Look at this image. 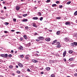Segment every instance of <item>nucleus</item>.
<instances>
[{
  "instance_id": "nucleus-5",
  "label": "nucleus",
  "mask_w": 77,
  "mask_h": 77,
  "mask_svg": "<svg viewBox=\"0 0 77 77\" xmlns=\"http://www.w3.org/2000/svg\"><path fill=\"white\" fill-rule=\"evenodd\" d=\"M29 55L28 54V55H26V56H25V59H26L27 60H29Z\"/></svg>"
},
{
  "instance_id": "nucleus-22",
  "label": "nucleus",
  "mask_w": 77,
  "mask_h": 77,
  "mask_svg": "<svg viewBox=\"0 0 77 77\" xmlns=\"http://www.w3.org/2000/svg\"><path fill=\"white\" fill-rule=\"evenodd\" d=\"M73 44H74V45L75 46H76L77 45V42H74Z\"/></svg>"
},
{
  "instance_id": "nucleus-23",
  "label": "nucleus",
  "mask_w": 77,
  "mask_h": 77,
  "mask_svg": "<svg viewBox=\"0 0 77 77\" xmlns=\"http://www.w3.org/2000/svg\"><path fill=\"white\" fill-rule=\"evenodd\" d=\"M23 37L25 39H27V36H26V35H24Z\"/></svg>"
},
{
  "instance_id": "nucleus-50",
  "label": "nucleus",
  "mask_w": 77,
  "mask_h": 77,
  "mask_svg": "<svg viewBox=\"0 0 77 77\" xmlns=\"http://www.w3.org/2000/svg\"><path fill=\"white\" fill-rule=\"evenodd\" d=\"M62 5H60V6H59V8H62Z\"/></svg>"
},
{
  "instance_id": "nucleus-12",
  "label": "nucleus",
  "mask_w": 77,
  "mask_h": 77,
  "mask_svg": "<svg viewBox=\"0 0 77 77\" xmlns=\"http://www.w3.org/2000/svg\"><path fill=\"white\" fill-rule=\"evenodd\" d=\"M45 41H47L48 42L49 41H50V40H51V39L50 38H46L45 39Z\"/></svg>"
},
{
  "instance_id": "nucleus-36",
  "label": "nucleus",
  "mask_w": 77,
  "mask_h": 77,
  "mask_svg": "<svg viewBox=\"0 0 77 77\" xmlns=\"http://www.w3.org/2000/svg\"><path fill=\"white\" fill-rule=\"evenodd\" d=\"M42 20H43V17H40V21H42Z\"/></svg>"
},
{
  "instance_id": "nucleus-53",
  "label": "nucleus",
  "mask_w": 77,
  "mask_h": 77,
  "mask_svg": "<svg viewBox=\"0 0 77 77\" xmlns=\"http://www.w3.org/2000/svg\"><path fill=\"white\" fill-rule=\"evenodd\" d=\"M4 33H8V31H5L4 32Z\"/></svg>"
},
{
  "instance_id": "nucleus-32",
  "label": "nucleus",
  "mask_w": 77,
  "mask_h": 77,
  "mask_svg": "<svg viewBox=\"0 0 77 77\" xmlns=\"http://www.w3.org/2000/svg\"><path fill=\"white\" fill-rule=\"evenodd\" d=\"M71 3V1H69L67 3V5H69Z\"/></svg>"
},
{
  "instance_id": "nucleus-4",
  "label": "nucleus",
  "mask_w": 77,
  "mask_h": 77,
  "mask_svg": "<svg viewBox=\"0 0 77 77\" xmlns=\"http://www.w3.org/2000/svg\"><path fill=\"white\" fill-rule=\"evenodd\" d=\"M32 62H33V63H38V60L34 59L32 60Z\"/></svg>"
},
{
  "instance_id": "nucleus-15",
  "label": "nucleus",
  "mask_w": 77,
  "mask_h": 77,
  "mask_svg": "<svg viewBox=\"0 0 77 77\" xmlns=\"http://www.w3.org/2000/svg\"><path fill=\"white\" fill-rule=\"evenodd\" d=\"M57 41V40H55L53 41V42L52 43V44H54L55 43H56V42Z\"/></svg>"
},
{
  "instance_id": "nucleus-42",
  "label": "nucleus",
  "mask_w": 77,
  "mask_h": 77,
  "mask_svg": "<svg viewBox=\"0 0 77 77\" xmlns=\"http://www.w3.org/2000/svg\"><path fill=\"white\" fill-rule=\"evenodd\" d=\"M35 41H40V40H39V39H36L35 40Z\"/></svg>"
},
{
  "instance_id": "nucleus-8",
  "label": "nucleus",
  "mask_w": 77,
  "mask_h": 77,
  "mask_svg": "<svg viewBox=\"0 0 77 77\" xmlns=\"http://www.w3.org/2000/svg\"><path fill=\"white\" fill-rule=\"evenodd\" d=\"M66 25H71V23H70V22L69 21L66 22L65 23Z\"/></svg>"
},
{
  "instance_id": "nucleus-7",
  "label": "nucleus",
  "mask_w": 77,
  "mask_h": 77,
  "mask_svg": "<svg viewBox=\"0 0 77 77\" xmlns=\"http://www.w3.org/2000/svg\"><path fill=\"white\" fill-rule=\"evenodd\" d=\"M39 40H41V41H42V40H43L44 39V38L43 37H39Z\"/></svg>"
},
{
  "instance_id": "nucleus-26",
  "label": "nucleus",
  "mask_w": 77,
  "mask_h": 77,
  "mask_svg": "<svg viewBox=\"0 0 77 77\" xmlns=\"http://www.w3.org/2000/svg\"><path fill=\"white\" fill-rule=\"evenodd\" d=\"M9 68L10 69H12V68H13V66H9Z\"/></svg>"
},
{
  "instance_id": "nucleus-16",
  "label": "nucleus",
  "mask_w": 77,
  "mask_h": 77,
  "mask_svg": "<svg viewBox=\"0 0 77 77\" xmlns=\"http://www.w3.org/2000/svg\"><path fill=\"white\" fill-rule=\"evenodd\" d=\"M38 16H41L42 15V14L41 13V12H38Z\"/></svg>"
},
{
  "instance_id": "nucleus-17",
  "label": "nucleus",
  "mask_w": 77,
  "mask_h": 77,
  "mask_svg": "<svg viewBox=\"0 0 77 77\" xmlns=\"http://www.w3.org/2000/svg\"><path fill=\"white\" fill-rule=\"evenodd\" d=\"M50 67H46L45 68V70H47V71H49V70H50Z\"/></svg>"
},
{
  "instance_id": "nucleus-24",
  "label": "nucleus",
  "mask_w": 77,
  "mask_h": 77,
  "mask_svg": "<svg viewBox=\"0 0 77 77\" xmlns=\"http://www.w3.org/2000/svg\"><path fill=\"white\" fill-rule=\"evenodd\" d=\"M74 15L75 16L77 15V11H76L74 13Z\"/></svg>"
},
{
  "instance_id": "nucleus-35",
  "label": "nucleus",
  "mask_w": 77,
  "mask_h": 77,
  "mask_svg": "<svg viewBox=\"0 0 77 77\" xmlns=\"http://www.w3.org/2000/svg\"><path fill=\"white\" fill-rule=\"evenodd\" d=\"M23 38L21 37L20 38V41H23Z\"/></svg>"
},
{
  "instance_id": "nucleus-63",
  "label": "nucleus",
  "mask_w": 77,
  "mask_h": 77,
  "mask_svg": "<svg viewBox=\"0 0 77 77\" xmlns=\"http://www.w3.org/2000/svg\"><path fill=\"white\" fill-rule=\"evenodd\" d=\"M24 0H21V2H24Z\"/></svg>"
},
{
  "instance_id": "nucleus-54",
  "label": "nucleus",
  "mask_w": 77,
  "mask_h": 77,
  "mask_svg": "<svg viewBox=\"0 0 77 77\" xmlns=\"http://www.w3.org/2000/svg\"><path fill=\"white\" fill-rule=\"evenodd\" d=\"M11 32H15V30H11Z\"/></svg>"
},
{
  "instance_id": "nucleus-34",
  "label": "nucleus",
  "mask_w": 77,
  "mask_h": 77,
  "mask_svg": "<svg viewBox=\"0 0 77 77\" xmlns=\"http://www.w3.org/2000/svg\"><path fill=\"white\" fill-rule=\"evenodd\" d=\"M26 16H27V14H25L23 15V17H26Z\"/></svg>"
},
{
  "instance_id": "nucleus-52",
  "label": "nucleus",
  "mask_w": 77,
  "mask_h": 77,
  "mask_svg": "<svg viewBox=\"0 0 77 77\" xmlns=\"http://www.w3.org/2000/svg\"><path fill=\"white\" fill-rule=\"evenodd\" d=\"M63 60H64V62H66V59L64 58L63 59Z\"/></svg>"
},
{
  "instance_id": "nucleus-45",
  "label": "nucleus",
  "mask_w": 77,
  "mask_h": 77,
  "mask_svg": "<svg viewBox=\"0 0 77 77\" xmlns=\"http://www.w3.org/2000/svg\"><path fill=\"white\" fill-rule=\"evenodd\" d=\"M51 77H54V75L53 74H52L51 75Z\"/></svg>"
},
{
  "instance_id": "nucleus-1",
  "label": "nucleus",
  "mask_w": 77,
  "mask_h": 77,
  "mask_svg": "<svg viewBox=\"0 0 77 77\" xmlns=\"http://www.w3.org/2000/svg\"><path fill=\"white\" fill-rule=\"evenodd\" d=\"M0 56L1 57H4V58H5V57H8V55L7 54H1Z\"/></svg>"
},
{
  "instance_id": "nucleus-40",
  "label": "nucleus",
  "mask_w": 77,
  "mask_h": 77,
  "mask_svg": "<svg viewBox=\"0 0 77 77\" xmlns=\"http://www.w3.org/2000/svg\"><path fill=\"white\" fill-rule=\"evenodd\" d=\"M16 33L17 34H21V32H16Z\"/></svg>"
},
{
  "instance_id": "nucleus-57",
  "label": "nucleus",
  "mask_w": 77,
  "mask_h": 77,
  "mask_svg": "<svg viewBox=\"0 0 77 77\" xmlns=\"http://www.w3.org/2000/svg\"><path fill=\"white\" fill-rule=\"evenodd\" d=\"M4 9H7V8H6V7H4Z\"/></svg>"
},
{
  "instance_id": "nucleus-20",
  "label": "nucleus",
  "mask_w": 77,
  "mask_h": 77,
  "mask_svg": "<svg viewBox=\"0 0 77 77\" xmlns=\"http://www.w3.org/2000/svg\"><path fill=\"white\" fill-rule=\"evenodd\" d=\"M61 18V17H56V19L57 20H60Z\"/></svg>"
},
{
  "instance_id": "nucleus-31",
  "label": "nucleus",
  "mask_w": 77,
  "mask_h": 77,
  "mask_svg": "<svg viewBox=\"0 0 77 77\" xmlns=\"http://www.w3.org/2000/svg\"><path fill=\"white\" fill-rule=\"evenodd\" d=\"M69 60L70 61H72V60H73V58H70L69 59Z\"/></svg>"
},
{
  "instance_id": "nucleus-55",
  "label": "nucleus",
  "mask_w": 77,
  "mask_h": 77,
  "mask_svg": "<svg viewBox=\"0 0 77 77\" xmlns=\"http://www.w3.org/2000/svg\"><path fill=\"white\" fill-rule=\"evenodd\" d=\"M28 45L29 46H30V43L28 44Z\"/></svg>"
},
{
  "instance_id": "nucleus-49",
  "label": "nucleus",
  "mask_w": 77,
  "mask_h": 77,
  "mask_svg": "<svg viewBox=\"0 0 77 77\" xmlns=\"http://www.w3.org/2000/svg\"><path fill=\"white\" fill-rule=\"evenodd\" d=\"M17 73H18V74H20V71H17Z\"/></svg>"
},
{
  "instance_id": "nucleus-2",
  "label": "nucleus",
  "mask_w": 77,
  "mask_h": 77,
  "mask_svg": "<svg viewBox=\"0 0 77 77\" xmlns=\"http://www.w3.org/2000/svg\"><path fill=\"white\" fill-rule=\"evenodd\" d=\"M19 50H24V48L21 45L19 46V47H18Z\"/></svg>"
},
{
  "instance_id": "nucleus-27",
  "label": "nucleus",
  "mask_w": 77,
  "mask_h": 77,
  "mask_svg": "<svg viewBox=\"0 0 77 77\" xmlns=\"http://www.w3.org/2000/svg\"><path fill=\"white\" fill-rule=\"evenodd\" d=\"M57 48H60V47H61V46L60 45H59L57 46Z\"/></svg>"
},
{
  "instance_id": "nucleus-44",
  "label": "nucleus",
  "mask_w": 77,
  "mask_h": 77,
  "mask_svg": "<svg viewBox=\"0 0 77 77\" xmlns=\"http://www.w3.org/2000/svg\"><path fill=\"white\" fill-rule=\"evenodd\" d=\"M56 3H57V4H58L59 3H60V2L59 1H57L56 2Z\"/></svg>"
},
{
  "instance_id": "nucleus-29",
  "label": "nucleus",
  "mask_w": 77,
  "mask_h": 77,
  "mask_svg": "<svg viewBox=\"0 0 77 77\" xmlns=\"http://www.w3.org/2000/svg\"><path fill=\"white\" fill-rule=\"evenodd\" d=\"M71 46H72L73 47H75V46L74 45V43H71Z\"/></svg>"
},
{
  "instance_id": "nucleus-30",
  "label": "nucleus",
  "mask_w": 77,
  "mask_h": 77,
  "mask_svg": "<svg viewBox=\"0 0 77 77\" xmlns=\"http://www.w3.org/2000/svg\"><path fill=\"white\" fill-rule=\"evenodd\" d=\"M9 24V23L8 22H5V24L6 26H8V24Z\"/></svg>"
},
{
  "instance_id": "nucleus-13",
  "label": "nucleus",
  "mask_w": 77,
  "mask_h": 77,
  "mask_svg": "<svg viewBox=\"0 0 77 77\" xmlns=\"http://www.w3.org/2000/svg\"><path fill=\"white\" fill-rule=\"evenodd\" d=\"M32 19L33 20H37L38 19V18L36 17H33L32 18Z\"/></svg>"
},
{
  "instance_id": "nucleus-3",
  "label": "nucleus",
  "mask_w": 77,
  "mask_h": 77,
  "mask_svg": "<svg viewBox=\"0 0 77 77\" xmlns=\"http://www.w3.org/2000/svg\"><path fill=\"white\" fill-rule=\"evenodd\" d=\"M20 8V6H19L18 5L16 6V11H19V10Z\"/></svg>"
},
{
  "instance_id": "nucleus-14",
  "label": "nucleus",
  "mask_w": 77,
  "mask_h": 77,
  "mask_svg": "<svg viewBox=\"0 0 77 77\" xmlns=\"http://www.w3.org/2000/svg\"><path fill=\"white\" fill-rule=\"evenodd\" d=\"M74 38L75 39H77V33L75 34L74 35Z\"/></svg>"
},
{
  "instance_id": "nucleus-18",
  "label": "nucleus",
  "mask_w": 77,
  "mask_h": 77,
  "mask_svg": "<svg viewBox=\"0 0 77 77\" xmlns=\"http://www.w3.org/2000/svg\"><path fill=\"white\" fill-rule=\"evenodd\" d=\"M27 19H23L22 20V21H23V22H26L27 21Z\"/></svg>"
},
{
  "instance_id": "nucleus-33",
  "label": "nucleus",
  "mask_w": 77,
  "mask_h": 77,
  "mask_svg": "<svg viewBox=\"0 0 77 77\" xmlns=\"http://www.w3.org/2000/svg\"><path fill=\"white\" fill-rule=\"evenodd\" d=\"M17 17L18 18H22V17L21 16H19V15H17Z\"/></svg>"
},
{
  "instance_id": "nucleus-25",
  "label": "nucleus",
  "mask_w": 77,
  "mask_h": 77,
  "mask_svg": "<svg viewBox=\"0 0 77 77\" xmlns=\"http://www.w3.org/2000/svg\"><path fill=\"white\" fill-rule=\"evenodd\" d=\"M57 34L58 35H59L60 34V31H57Z\"/></svg>"
},
{
  "instance_id": "nucleus-6",
  "label": "nucleus",
  "mask_w": 77,
  "mask_h": 77,
  "mask_svg": "<svg viewBox=\"0 0 77 77\" xmlns=\"http://www.w3.org/2000/svg\"><path fill=\"white\" fill-rule=\"evenodd\" d=\"M68 39H69V38L68 37H67L66 38H65L63 39V40H64L65 42H68Z\"/></svg>"
},
{
  "instance_id": "nucleus-61",
  "label": "nucleus",
  "mask_w": 77,
  "mask_h": 77,
  "mask_svg": "<svg viewBox=\"0 0 77 77\" xmlns=\"http://www.w3.org/2000/svg\"><path fill=\"white\" fill-rule=\"evenodd\" d=\"M11 53H13V52H14V51H13V50H11Z\"/></svg>"
},
{
  "instance_id": "nucleus-64",
  "label": "nucleus",
  "mask_w": 77,
  "mask_h": 77,
  "mask_svg": "<svg viewBox=\"0 0 77 77\" xmlns=\"http://www.w3.org/2000/svg\"><path fill=\"white\" fill-rule=\"evenodd\" d=\"M76 72H77V69L75 70Z\"/></svg>"
},
{
  "instance_id": "nucleus-56",
  "label": "nucleus",
  "mask_w": 77,
  "mask_h": 77,
  "mask_svg": "<svg viewBox=\"0 0 77 77\" xmlns=\"http://www.w3.org/2000/svg\"><path fill=\"white\" fill-rule=\"evenodd\" d=\"M16 67L17 68H18V66L16 65Z\"/></svg>"
},
{
  "instance_id": "nucleus-48",
  "label": "nucleus",
  "mask_w": 77,
  "mask_h": 77,
  "mask_svg": "<svg viewBox=\"0 0 77 77\" xmlns=\"http://www.w3.org/2000/svg\"><path fill=\"white\" fill-rule=\"evenodd\" d=\"M16 19H13V21H14V22H16Z\"/></svg>"
},
{
  "instance_id": "nucleus-10",
  "label": "nucleus",
  "mask_w": 77,
  "mask_h": 77,
  "mask_svg": "<svg viewBox=\"0 0 77 77\" xmlns=\"http://www.w3.org/2000/svg\"><path fill=\"white\" fill-rule=\"evenodd\" d=\"M32 26L35 27H37V26L35 23H32Z\"/></svg>"
},
{
  "instance_id": "nucleus-51",
  "label": "nucleus",
  "mask_w": 77,
  "mask_h": 77,
  "mask_svg": "<svg viewBox=\"0 0 77 77\" xmlns=\"http://www.w3.org/2000/svg\"><path fill=\"white\" fill-rule=\"evenodd\" d=\"M48 31H49V32H52V30H48Z\"/></svg>"
},
{
  "instance_id": "nucleus-60",
  "label": "nucleus",
  "mask_w": 77,
  "mask_h": 77,
  "mask_svg": "<svg viewBox=\"0 0 77 77\" xmlns=\"http://www.w3.org/2000/svg\"><path fill=\"white\" fill-rule=\"evenodd\" d=\"M35 55H36V56H38V54H35Z\"/></svg>"
},
{
  "instance_id": "nucleus-37",
  "label": "nucleus",
  "mask_w": 77,
  "mask_h": 77,
  "mask_svg": "<svg viewBox=\"0 0 77 77\" xmlns=\"http://www.w3.org/2000/svg\"><path fill=\"white\" fill-rule=\"evenodd\" d=\"M20 57L22 58H23V57H24V55H22L20 56Z\"/></svg>"
},
{
  "instance_id": "nucleus-28",
  "label": "nucleus",
  "mask_w": 77,
  "mask_h": 77,
  "mask_svg": "<svg viewBox=\"0 0 77 77\" xmlns=\"http://www.w3.org/2000/svg\"><path fill=\"white\" fill-rule=\"evenodd\" d=\"M29 27H28V26H26L25 27V29L26 30H28L29 29Z\"/></svg>"
},
{
  "instance_id": "nucleus-9",
  "label": "nucleus",
  "mask_w": 77,
  "mask_h": 77,
  "mask_svg": "<svg viewBox=\"0 0 77 77\" xmlns=\"http://www.w3.org/2000/svg\"><path fill=\"white\" fill-rule=\"evenodd\" d=\"M66 51H65L63 54V57H64L65 56H66Z\"/></svg>"
},
{
  "instance_id": "nucleus-21",
  "label": "nucleus",
  "mask_w": 77,
  "mask_h": 77,
  "mask_svg": "<svg viewBox=\"0 0 77 77\" xmlns=\"http://www.w3.org/2000/svg\"><path fill=\"white\" fill-rule=\"evenodd\" d=\"M57 6V5L56 4H54L52 5V7H55V6Z\"/></svg>"
},
{
  "instance_id": "nucleus-46",
  "label": "nucleus",
  "mask_w": 77,
  "mask_h": 77,
  "mask_svg": "<svg viewBox=\"0 0 77 77\" xmlns=\"http://www.w3.org/2000/svg\"><path fill=\"white\" fill-rule=\"evenodd\" d=\"M57 45H59V44H60V42H57Z\"/></svg>"
},
{
  "instance_id": "nucleus-38",
  "label": "nucleus",
  "mask_w": 77,
  "mask_h": 77,
  "mask_svg": "<svg viewBox=\"0 0 77 77\" xmlns=\"http://www.w3.org/2000/svg\"><path fill=\"white\" fill-rule=\"evenodd\" d=\"M72 39H71L69 38L68 41H69L70 42H72Z\"/></svg>"
},
{
  "instance_id": "nucleus-59",
  "label": "nucleus",
  "mask_w": 77,
  "mask_h": 77,
  "mask_svg": "<svg viewBox=\"0 0 77 77\" xmlns=\"http://www.w3.org/2000/svg\"><path fill=\"white\" fill-rule=\"evenodd\" d=\"M2 3H3V4H5V1H3Z\"/></svg>"
},
{
  "instance_id": "nucleus-11",
  "label": "nucleus",
  "mask_w": 77,
  "mask_h": 77,
  "mask_svg": "<svg viewBox=\"0 0 77 77\" xmlns=\"http://www.w3.org/2000/svg\"><path fill=\"white\" fill-rule=\"evenodd\" d=\"M18 65L20 67H21V68H23V65L21 63H19Z\"/></svg>"
},
{
  "instance_id": "nucleus-58",
  "label": "nucleus",
  "mask_w": 77,
  "mask_h": 77,
  "mask_svg": "<svg viewBox=\"0 0 77 77\" xmlns=\"http://www.w3.org/2000/svg\"><path fill=\"white\" fill-rule=\"evenodd\" d=\"M41 74H44V72H41Z\"/></svg>"
},
{
  "instance_id": "nucleus-39",
  "label": "nucleus",
  "mask_w": 77,
  "mask_h": 77,
  "mask_svg": "<svg viewBox=\"0 0 77 77\" xmlns=\"http://www.w3.org/2000/svg\"><path fill=\"white\" fill-rule=\"evenodd\" d=\"M49 2H50V0H47L46 1V3H49Z\"/></svg>"
},
{
  "instance_id": "nucleus-41",
  "label": "nucleus",
  "mask_w": 77,
  "mask_h": 77,
  "mask_svg": "<svg viewBox=\"0 0 77 77\" xmlns=\"http://www.w3.org/2000/svg\"><path fill=\"white\" fill-rule=\"evenodd\" d=\"M74 75L75 76V77H77V73H75Z\"/></svg>"
},
{
  "instance_id": "nucleus-43",
  "label": "nucleus",
  "mask_w": 77,
  "mask_h": 77,
  "mask_svg": "<svg viewBox=\"0 0 77 77\" xmlns=\"http://www.w3.org/2000/svg\"><path fill=\"white\" fill-rule=\"evenodd\" d=\"M8 57H12V55L11 54L9 55Z\"/></svg>"
},
{
  "instance_id": "nucleus-47",
  "label": "nucleus",
  "mask_w": 77,
  "mask_h": 77,
  "mask_svg": "<svg viewBox=\"0 0 77 77\" xmlns=\"http://www.w3.org/2000/svg\"><path fill=\"white\" fill-rule=\"evenodd\" d=\"M27 71H29V72H30V69H27Z\"/></svg>"
},
{
  "instance_id": "nucleus-19",
  "label": "nucleus",
  "mask_w": 77,
  "mask_h": 77,
  "mask_svg": "<svg viewBox=\"0 0 77 77\" xmlns=\"http://www.w3.org/2000/svg\"><path fill=\"white\" fill-rule=\"evenodd\" d=\"M69 53L70 54H72V53H73V51H72L71 50H70L69 51Z\"/></svg>"
},
{
  "instance_id": "nucleus-62",
  "label": "nucleus",
  "mask_w": 77,
  "mask_h": 77,
  "mask_svg": "<svg viewBox=\"0 0 77 77\" xmlns=\"http://www.w3.org/2000/svg\"><path fill=\"white\" fill-rule=\"evenodd\" d=\"M12 75H13V76H14V75H15V74H12Z\"/></svg>"
}]
</instances>
